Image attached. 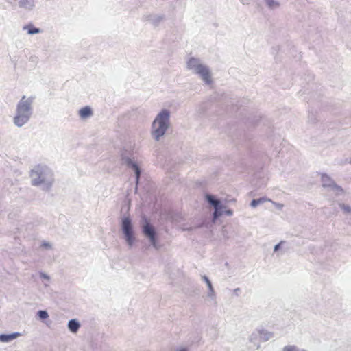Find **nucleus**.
Listing matches in <instances>:
<instances>
[{
	"instance_id": "18",
	"label": "nucleus",
	"mask_w": 351,
	"mask_h": 351,
	"mask_svg": "<svg viewBox=\"0 0 351 351\" xmlns=\"http://www.w3.org/2000/svg\"><path fill=\"white\" fill-rule=\"evenodd\" d=\"M205 279H206V282H207V284H208V287H211V283H210V281L207 279V278H206V277H205Z\"/></svg>"
},
{
	"instance_id": "12",
	"label": "nucleus",
	"mask_w": 351,
	"mask_h": 351,
	"mask_svg": "<svg viewBox=\"0 0 351 351\" xmlns=\"http://www.w3.org/2000/svg\"><path fill=\"white\" fill-rule=\"evenodd\" d=\"M265 1L270 8H274L279 5V3L274 0H265Z\"/></svg>"
},
{
	"instance_id": "2",
	"label": "nucleus",
	"mask_w": 351,
	"mask_h": 351,
	"mask_svg": "<svg viewBox=\"0 0 351 351\" xmlns=\"http://www.w3.org/2000/svg\"><path fill=\"white\" fill-rule=\"evenodd\" d=\"M25 97H23L21 101L17 106L16 115L14 119V122L17 126H22L29 119L30 115L31 101L25 100Z\"/></svg>"
},
{
	"instance_id": "20",
	"label": "nucleus",
	"mask_w": 351,
	"mask_h": 351,
	"mask_svg": "<svg viewBox=\"0 0 351 351\" xmlns=\"http://www.w3.org/2000/svg\"><path fill=\"white\" fill-rule=\"evenodd\" d=\"M324 178H328L326 176H323L322 179L324 180Z\"/></svg>"
},
{
	"instance_id": "21",
	"label": "nucleus",
	"mask_w": 351,
	"mask_h": 351,
	"mask_svg": "<svg viewBox=\"0 0 351 351\" xmlns=\"http://www.w3.org/2000/svg\"><path fill=\"white\" fill-rule=\"evenodd\" d=\"M181 351H185V350H181Z\"/></svg>"
},
{
	"instance_id": "7",
	"label": "nucleus",
	"mask_w": 351,
	"mask_h": 351,
	"mask_svg": "<svg viewBox=\"0 0 351 351\" xmlns=\"http://www.w3.org/2000/svg\"><path fill=\"white\" fill-rule=\"evenodd\" d=\"M128 166H130L135 171L136 177V182H138L139 177H140V169L138 167V165L135 163H134L130 159L128 160Z\"/></svg>"
},
{
	"instance_id": "9",
	"label": "nucleus",
	"mask_w": 351,
	"mask_h": 351,
	"mask_svg": "<svg viewBox=\"0 0 351 351\" xmlns=\"http://www.w3.org/2000/svg\"><path fill=\"white\" fill-rule=\"evenodd\" d=\"M69 328L71 332H76L80 328V324L75 319H72L69 322Z\"/></svg>"
},
{
	"instance_id": "5",
	"label": "nucleus",
	"mask_w": 351,
	"mask_h": 351,
	"mask_svg": "<svg viewBox=\"0 0 351 351\" xmlns=\"http://www.w3.org/2000/svg\"><path fill=\"white\" fill-rule=\"evenodd\" d=\"M143 232L144 234L148 237L150 239V241L153 244V245L156 246V240H155V232L153 227L148 223H147L143 227Z\"/></svg>"
},
{
	"instance_id": "14",
	"label": "nucleus",
	"mask_w": 351,
	"mask_h": 351,
	"mask_svg": "<svg viewBox=\"0 0 351 351\" xmlns=\"http://www.w3.org/2000/svg\"><path fill=\"white\" fill-rule=\"evenodd\" d=\"M207 198H208V202L212 204L213 206H215L216 208L217 207L218 204H219V201L217 200H215L213 199V197L210 196V195H208L207 196Z\"/></svg>"
},
{
	"instance_id": "17",
	"label": "nucleus",
	"mask_w": 351,
	"mask_h": 351,
	"mask_svg": "<svg viewBox=\"0 0 351 351\" xmlns=\"http://www.w3.org/2000/svg\"><path fill=\"white\" fill-rule=\"evenodd\" d=\"M219 215L220 214H218L217 210L216 209V210L214 213V217L217 218Z\"/></svg>"
},
{
	"instance_id": "19",
	"label": "nucleus",
	"mask_w": 351,
	"mask_h": 351,
	"mask_svg": "<svg viewBox=\"0 0 351 351\" xmlns=\"http://www.w3.org/2000/svg\"><path fill=\"white\" fill-rule=\"evenodd\" d=\"M278 247H279V245H276L275 246L274 250L276 251L278 249Z\"/></svg>"
},
{
	"instance_id": "3",
	"label": "nucleus",
	"mask_w": 351,
	"mask_h": 351,
	"mask_svg": "<svg viewBox=\"0 0 351 351\" xmlns=\"http://www.w3.org/2000/svg\"><path fill=\"white\" fill-rule=\"evenodd\" d=\"M187 65L189 69H194L196 73L200 75L206 83H211L210 74L208 69L206 66L198 64L197 59L191 58Z\"/></svg>"
},
{
	"instance_id": "13",
	"label": "nucleus",
	"mask_w": 351,
	"mask_h": 351,
	"mask_svg": "<svg viewBox=\"0 0 351 351\" xmlns=\"http://www.w3.org/2000/svg\"><path fill=\"white\" fill-rule=\"evenodd\" d=\"M38 315L42 319H47L48 317V314L45 311H39L38 312Z\"/></svg>"
},
{
	"instance_id": "1",
	"label": "nucleus",
	"mask_w": 351,
	"mask_h": 351,
	"mask_svg": "<svg viewBox=\"0 0 351 351\" xmlns=\"http://www.w3.org/2000/svg\"><path fill=\"white\" fill-rule=\"evenodd\" d=\"M169 112L163 110L154 121L152 134L156 140L165 134L169 125Z\"/></svg>"
},
{
	"instance_id": "15",
	"label": "nucleus",
	"mask_w": 351,
	"mask_h": 351,
	"mask_svg": "<svg viewBox=\"0 0 351 351\" xmlns=\"http://www.w3.org/2000/svg\"><path fill=\"white\" fill-rule=\"evenodd\" d=\"M283 351H296L294 346H286L284 348Z\"/></svg>"
},
{
	"instance_id": "6",
	"label": "nucleus",
	"mask_w": 351,
	"mask_h": 351,
	"mask_svg": "<svg viewBox=\"0 0 351 351\" xmlns=\"http://www.w3.org/2000/svg\"><path fill=\"white\" fill-rule=\"evenodd\" d=\"M79 114L82 119H86L92 115V110L88 106H86L80 109Z\"/></svg>"
},
{
	"instance_id": "8",
	"label": "nucleus",
	"mask_w": 351,
	"mask_h": 351,
	"mask_svg": "<svg viewBox=\"0 0 351 351\" xmlns=\"http://www.w3.org/2000/svg\"><path fill=\"white\" fill-rule=\"evenodd\" d=\"M19 335L13 333L11 335H0V341L2 342H8L15 339Z\"/></svg>"
},
{
	"instance_id": "4",
	"label": "nucleus",
	"mask_w": 351,
	"mask_h": 351,
	"mask_svg": "<svg viewBox=\"0 0 351 351\" xmlns=\"http://www.w3.org/2000/svg\"><path fill=\"white\" fill-rule=\"evenodd\" d=\"M122 229L125 236L127 243L130 246L133 244L134 237L133 236L131 220L128 217H125L122 221Z\"/></svg>"
},
{
	"instance_id": "16",
	"label": "nucleus",
	"mask_w": 351,
	"mask_h": 351,
	"mask_svg": "<svg viewBox=\"0 0 351 351\" xmlns=\"http://www.w3.org/2000/svg\"><path fill=\"white\" fill-rule=\"evenodd\" d=\"M342 208L346 212L350 213L351 211V208L348 206H343Z\"/></svg>"
},
{
	"instance_id": "11",
	"label": "nucleus",
	"mask_w": 351,
	"mask_h": 351,
	"mask_svg": "<svg viewBox=\"0 0 351 351\" xmlns=\"http://www.w3.org/2000/svg\"><path fill=\"white\" fill-rule=\"evenodd\" d=\"M266 201V199L265 198H260V199H253L251 202V206L252 207H256L259 204L261 203H263L264 202Z\"/></svg>"
},
{
	"instance_id": "10",
	"label": "nucleus",
	"mask_w": 351,
	"mask_h": 351,
	"mask_svg": "<svg viewBox=\"0 0 351 351\" xmlns=\"http://www.w3.org/2000/svg\"><path fill=\"white\" fill-rule=\"evenodd\" d=\"M25 29L27 30V32L29 34H34L40 32L39 29L34 27L32 25H27L25 27Z\"/></svg>"
}]
</instances>
